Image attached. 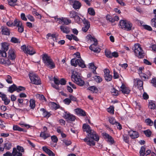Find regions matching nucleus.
<instances>
[{
    "instance_id": "7",
    "label": "nucleus",
    "mask_w": 156,
    "mask_h": 156,
    "mask_svg": "<svg viewBox=\"0 0 156 156\" xmlns=\"http://www.w3.org/2000/svg\"><path fill=\"white\" fill-rule=\"evenodd\" d=\"M29 76L32 83L35 85L41 84V80L37 75L34 73H30Z\"/></svg>"
},
{
    "instance_id": "31",
    "label": "nucleus",
    "mask_w": 156,
    "mask_h": 156,
    "mask_svg": "<svg viewBox=\"0 0 156 156\" xmlns=\"http://www.w3.org/2000/svg\"><path fill=\"white\" fill-rule=\"evenodd\" d=\"M2 100L4 101V104L5 105H8L10 102V100L8 99L5 94L2 96Z\"/></svg>"
},
{
    "instance_id": "42",
    "label": "nucleus",
    "mask_w": 156,
    "mask_h": 156,
    "mask_svg": "<svg viewBox=\"0 0 156 156\" xmlns=\"http://www.w3.org/2000/svg\"><path fill=\"white\" fill-rule=\"evenodd\" d=\"M111 92L113 95L117 96L118 95V91L114 88L111 89Z\"/></svg>"
},
{
    "instance_id": "63",
    "label": "nucleus",
    "mask_w": 156,
    "mask_h": 156,
    "mask_svg": "<svg viewBox=\"0 0 156 156\" xmlns=\"http://www.w3.org/2000/svg\"><path fill=\"white\" fill-rule=\"evenodd\" d=\"M18 31L20 33H22L24 31V27L23 25L18 27Z\"/></svg>"
},
{
    "instance_id": "48",
    "label": "nucleus",
    "mask_w": 156,
    "mask_h": 156,
    "mask_svg": "<svg viewBox=\"0 0 156 156\" xmlns=\"http://www.w3.org/2000/svg\"><path fill=\"white\" fill-rule=\"evenodd\" d=\"M77 14L76 12L72 11L70 12L69 16L70 17L74 18L77 15Z\"/></svg>"
},
{
    "instance_id": "1",
    "label": "nucleus",
    "mask_w": 156,
    "mask_h": 156,
    "mask_svg": "<svg viewBox=\"0 0 156 156\" xmlns=\"http://www.w3.org/2000/svg\"><path fill=\"white\" fill-rule=\"evenodd\" d=\"M83 131L87 133V136L83 139L84 141L87 143V145L90 146H94L95 142L94 141H98L99 137L95 131L91 129L90 126L88 125L84 124L83 125Z\"/></svg>"
},
{
    "instance_id": "62",
    "label": "nucleus",
    "mask_w": 156,
    "mask_h": 156,
    "mask_svg": "<svg viewBox=\"0 0 156 156\" xmlns=\"http://www.w3.org/2000/svg\"><path fill=\"white\" fill-rule=\"evenodd\" d=\"M123 140L126 143H128L129 142V137L127 136H123Z\"/></svg>"
},
{
    "instance_id": "10",
    "label": "nucleus",
    "mask_w": 156,
    "mask_h": 156,
    "mask_svg": "<svg viewBox=\"0 0 156 156\" xmlns=\"http://www.w3.org/2000/svg\"><path fill=\"white\" fill-rule=\"evenodd\" d=\"M82 21L84 26L82 28V30L84 32H86L90 27V22L85 18Z\"/></svg>"
},
{
    "instance_id": "47",
    "label": "nucleus",
    "mask_w": 156,
    "mask_h": 156,
    "mask_svg": "<svg viewBox=\"0 0 156 156\" xmlns=\"http://www.w3.org/2000/svg\"><path fill=\"white\" fill-rule=\"evenodd\" d=\"M88 12L91 15L94 16L95 15V12L94 9L92 8H89L88 9Z\"/></svg>"
},
{
    "instance_id": "3",
    "label": "nucleus",
    "mask_w": 156,
    "mask_h": 156,
    "mask_svg": "<svg viewBox=\"0 0 156 156\" xmlns=\"http://www.w3.org/2000/svg\"><path fill=\"white\" fill-rule=\"evenodd\" d=\"M133 50L134 52L135 55L139 58H144L145 53L139 44H135L133 48Z\"/></svg>"
},
{
    "instance_id": "6",
    "label": "nucleus",
    "mask_w": 156,
    "mask_h": 156,
    "mask_svg": "<svg viewBox=\"0 0 156 156\" xmlns=\"http://www.w3.org/2000/svg\"><path fill=\"white\" fill-rule=\"evenodd\" d=\"M89 38L91 41H93L94 43L89 47V49L91 51L97 53H99L101 51V49L97 46L98 43L97 40L95 38L92 37L91 35H88Z\"/></svg>"
},
{
    "instance_id": "54",
    "label": "nucleus",
    "mask_w": 156,
    "mask_h": 156,
    "mask_svg": "<svg viewBox=\"0 0 156 156\" xmlns=\"http://www.w3.org/2000/svg\"><path fill=\"white\" fill-rule=\"evenodd\" d=\"M151 25L156 28V18H153L151 20Z\"/></svg>"
},
{
    "instance_id": "37",
    "label": "nucleus",
    "mask_w": 156,
    "mask_h": 156,
    "mask_svg": "<svg viewBox=\"0 0 156 156\" xmlns=\"http://www.w3.org/2000/svg\"><path fill=\"white\" fill-rule=\"evenodd\" d=\"M62 23H64L66 25H68L71 23V21L67 18L62 17Z\"/></svg>"
},
{
    "instance_id": "17",
    "label": "nucleus",
    "mask_w": 156,
    "mask_h": 156,
    "mask_svg": "<svg viewBox=\"0 0 156 156\" xmlns=\"http://www.w3.org/2000/svg\"><path fill=\"white\" fill-rule=\"evenodd\" d=\"M4 58H0V63L2 64H11V62L9 59L6 57H3Z\"/></svg>"
},
{
    "instance_id": "24",
    "label": "nucleus",
    "mask_w": 156,
    "mask_h": 156,
    "mask_svg": "<svg viewBox=\"0 0 156 156\" xmlns=\"http://www.w3.org/2000/svg\"><path fill=\"white\" fill-rule=\"evenodd\" d=\"M40 111L43 112V115L44 117H49L51 116V114L46 110L44 108L41 109Z\"/></svg>"
},
{
    "instance_id": "25",
    "label": "nucleus",
    "mask_w": 156,
    "mask_h": 156,
    "mask_svg": "<svg viewBox=\"0 0 156 156\" xmlns=\"http://www.w3.org/2000/svg\"><path fill=\"white\" fill-rule=\"evenodd\" d=\"M89 68L92 69V71L94 74H97L96 72V69H97V67L95 66L93 63H90L89 64Z\"/></svg>"
},
{
    "instance_id": "30",
    "label": "nucleus",
    "mask_w": 156,
    "mask_h": 156,
    "mask_svg": "<svg viewBox=\"0 0 156 156\" xmlns=\"http://www.w3.org/2000/svg\"><path fill=\"white\" fill-rule=\"evenodd\" d=\"M78 65L83 68L86 67V66L84 63V62L81 58L78 59Z\"/></svg>"
},
{
    "instance_id": "8",
    "label": "nucleus",
    "mask_w": 156,
    "mask_h": 156,
    "mask_svg": "<svg viewBox=\"0 0 156 156\" xmlns=\"http://www.w3.org/2000/svg\"><path fill=\"white\" fill-rule=\"evenodd\" d=\"M21 49L25 53L30 55H33L35 53V51L33 48L30 46L26 47L25 45H23L21 47Z\"/></svg>"
},
{
    "instance_id": "45",
    "label": "nucleus",
    "mask_w": 156,
    "mask_h": 156,
    "mask_svg": "<svg viewBox=\"0 0 156 156\" xmlns=\"http://www.w3.org/2000/svg\"><path fill=\"white\" fill-rule=\"evenodd\" d=\"M144 132L145 135L147 137L150 136L152 133L151 132L149 129L144 131Z\"/></svg>"
},
{
    "instance_id": "2",
    "label": "nucleus",
    "mask_w": 156,
    "mask_h": 156,
    "mask_svg": "<svg viewBox=\"0 0 156 156\" xmlns=\"http://www.w3.org/2000/svg\"><path fill=\"white\" fill-rule=\"evenodd\" d=\"M71 78L73 82L80 86H83L84 84V82L82 79L79 73L75 71H73L72 73Z\"/></svg>"
},
{
    "instance_id": "36",
    "label": "nucleus",
    "mask_w": 156,
    "mask_h": 156,
    "mask_svg": "<svg viewBox=\"0 0 156 156\" xmlns=\"http://www.w3.org/2000/svg\"><path fill=\"white\" fill-rule=\"evenodd\" d=\"M30 106L32 108L34 109L35 106V101L33 99H31L30 101Z\"/></svg>"
},
{
    "instance_id": "64",
    "label": "nucleus",
    "mask_w": 156,
    "mask_h": 156,
    "mask_svg": "<svg viewBox=\"0 0 156 156\" xmlns=\"http://www.w3.org/2000/svg\"><path fill=\"white\" fill-rule=\"evenodd\" d=\"M18 151H17V150L16 148L14 147L13 148L12 151V155L13 156H16L17 153Z\"/></svg>"
},
{
    "instance_id": "49",
    "label": "nucleus",
    "mask_w": 156,
    "mask_h": 156,
    "mask_svg": "<svg viewBox=\"0 0 156 156\" xmlns=\"http://www.w3.org/2000/svg\"><path fill=\"white\" fill-rule=\"evenodd\" d=\"M150 83L153 86L156 87V78H153L151 80Z\"/></svg>"
},
{
    "instance_id": "60",
    "label": "nucleus",
    "mask_w": 156,
    "mask_h": 156,
    "mask_svg": "<svg viewBox=\"0 0 156 156\" xmlns=\"http://www.w3.org/2000/svg\"><path fill=\"white\" fill-rule=\"evenodd\" d=\"M20 125L22 127L24 126L27 128H30V126L29 125L27 124H25V123L23 122H21L19 123Z\"/></svg>"
},
{
    "instance_id": "18",
    "label": "nucleus",
    "mask_w": 156,
    "mask_h": 156,
    "mask_svg": "<svg viewBox=\"0 0 156 156\" xmlns=\"http://www.w3.org/2000/svg\"><path fill=\"white\" fill-rule=\"evenodd\" d=\"M8 57L11 60H13L15 59L16 56L14 51L13 50H9L8 52Z\"/></svg>"
},
{
    "instance_id": "61",
    "label": "nucleus",
    "mask_w": 156,
    "mask_h": 156,
    "mask_svg": "<svg viewBox=\"0 0 156 156\" xmlns=\"http://www.w3.org/2000/svg\"><path fill=\"white\" fill-rule=\"evenodd\" d=\"M63 142L64 144H65L66 146L69 145L72 143V142L71 141L68 140H64Z\"/></svg>"
},
{
    "instance_id": "28",
    "label": "nucleus",
    "mask_w": 156,
    "mask_h": 156,
    "mask_svg": "<svg viewBox=\"0 0 156 156\" xmlns=\"http://www.w3.org/2000/svg\"><path fill=\"white\" fill-rule=\"evenodd\" d=\"M88 89L93 93H97L98 91V88L95 86L90 87L88 88Z\"/></svg>"
},
{
    "instance_id": "9",
    "label": "nucleus",
    "mask_w": 156,
    "mask_h": 156,
    "mask_svg": "<svg viewBox=\"0 0 156 156\" xmlns=\"http://www.w3.org/2000/svg\"><path fill=\"white\" fill-rule=\"evenodd\" d=\"M8 45L6 43H2L1 50H0V56L2 57H6L7 54L6 51L8 49Z\"/></svg>"
},
{
    "instance_id": "20",
    "label": "nucleus",
    "mask_w": 156,
    "mask_h": 156,
    "mask_svg": "<svg viewBox=\"0 0 156 156\" xmlns=\"http://www.w3.org/2000/svg\"><path fill=\"white\" fill-rule=\"evenodd\" d=\"M60 29L63 33L66 34H68L70 31L69 28L63 25L60 26Z\"/></svg>"
},
{
    "instance_id": "52",
    "label": "nucleus",
    "mask_w": 156,
    "mask_h": 156,
    "mask_svg": "<svg viewBox=\"0 0 156 156\" xmlns=\"http://www.w3.org/2000/svg\"><path fill=\"white\" fill-rule=\"evenodd\" d=\"M25 90V87L20 86L18 87H16V91L17 92H20L21 91L24 90Z\"/></svg>"
},
{
    "instance_id": "13",
    "label": "nucleus",
    "mask_w": 156,
    "mask_h": 156,
    "mask_svg": "<svg viewBox=\"0 0 156 156\" xmlns=\"http://www.w3.org/2000/svg\"><path fill=\"white\" fill-rule=\"evenodd\" d=\"M75 112L78 115L82 116H86V112L83 109L80 108H77L75 109Z\"/></svg>"
},
{
    "instance_id": "43",
    "label": "nucleus",
    "mask_w": 156,
    "mask_h": 156,
    "mask_svg": "<svg viewBox=\"0 0 156 156\" xmlns=\"http://www.w3.org/2000/svg\"><path fill=\"white\" fill-rule=\"evenodd\" d=\"M107 111L109 113L113 114L114 113V107L113 106H111L107 109Z\"/></svg>"
},
{
    "instance_id": "55",
    "label": "nucleus",
    "mask_w": 156,
    "mask_h": 156,
    "mask_svg": "<svg viewBox=\"0 0 156 156\" xmlns=\"http://www.w3.org/2000/svg\"><path fill=\"white\" fill-rule=\"evenodd\" d=\"M52 141L54 143H57L58 141L57 137L55 136H52L51 137Z\"/></svg>"
},
{
    "instance_id": "50",
    "label": "nucleus",
    "mask_w": 156,
    "mask_h": 156,
    "mask_svg": "<svg viewBox=\"0 0 156 156\" xmlns=\"http://www.w3.org/2000/svg\"><path fill=\"white\" fill-rule=\"evenodd\" d=\"M109 122L112 125L115 124L117 122L115 121L114 118H109Z\"/></svg>"
},
{
    "instance_id": "38",
    "label": "nucleus",
    "mask_w": 156,
    "mask_h": 156,
    "mask_svg": "<svg viewBox=\"0 0 156 156\" xmlns=\"http://www.w3.org/2000/svg\"><path fill=\"white\" fill-rule=\"evenodd\" d=\"M148 107L151 109H154L156 107L155 104L153 101H151L149 102Z\"/></svg>"
},
{
    "instance_id": "39",
    "label": "nucleus",
    "mask_w": 156,
    "mask_h": 156,
    "mask_svg": "<svg viewBox=\"0 0 156 156\" xmlns=\"http://www.w3.org/2000/svg\"><path fill=\"white\" fill-rule=\"evenodd\" d=\"M36 97L37 98L39 99L40 100H44L46 101V99L44 96L43 95H41L39 94H37L36 95Z\"/></svg>"
},
{
    "instance_id": "21",
    "label": "nucleus",
    "mask_w": 156,
    "mask_h": 156,
    "mask_svg": "<svg viewBox=\"0 0 156 156\" xmlns=\"http://www.w3.org/2000/svg\"><path fill=\"white\" fill-rule=\"evenodd\" d=\"M4 147L5 149L9 150L12 147V144L11 143L7 141L4 144Z\"/></svg>"
},
{
    "instance_id": "4",
    "label": "nucleus",
    "mask_w": 156,
    "mask_h": 156,
    "mask_svg": "<svg viewBox=\"0 0 156 156\" xmlns=\"http://www.w3.org/2000/svg\"><path fill=\"white\" fill-rule=\"evenodd\" d=\"M42 58L44 63L47 67L51 69H52L55 67V64L47 54H44Z\"/></svg>"
},
{
    "instance_id": "35",
    "label": "nucleus",
    "mask_w": 156,
    "mask_h": 156,
    "mask_svg": "<svg viewBox=\"0 0 156 156\" xmlns=\"http://www.w3.org/2000/svg\"><path fill=\"white\" fill-rule=\"evenodd\" d=\"M13 129L14 130H17L20 131L26 132V131H24L23 129L19 127L17 125L13 126Z\"/></svg>"
},
{
    "instance_id": "23",
    "label": "nucleus",
    "mask_w": 156,
    "mask_h": 156,
    "mask_svg": "<svg viewBox=\"0 0 156 156\" xmlns=\"http://www.w3.org/2000/svg\"><path fill=\"white\" fill-rule=\"evenodd\" d=\"M81 6V3L78 1L74 2L73 4V7L75 9H79Z\"/></svg>"
},
{
    "instance_id": "26",
    "label": "nucleus",
    "mask_w": 156,
    "mask_h": 156,
    "mask_svg": "<svg viewBox=\"0 0 156 156\" xmlns=\"http://www.w3.org/2000/svg\"><path fill=\"white\" fill-rule=\"evenodd\" d=\"M40 136L44 140L46 139L50 136V134L48 133H46L45 131L41 132L40 134Z\"/></svg>"
},
{
    "instance_id": "58",
    "label": "nucleus",
    "mask_w": 156,
    "mask_h": 156,
    "mask_svg": "<svg viewBox=\"0 0 156 156\" xmlns=\"http://www.w3.org/2000/svg\"><path fill=\"white\" fill-rule=\"evenodd\" d=\"M74 19L75 21L78 23H80L81 18L78 15H77Z\"/></svg>"
},
{
    "instance_id": "16",
    "label": "nucleus",
    "mask_w": 156,
    "mask_h": 156,
    "mask_svg": "<svg viewBox=\"0 0 156 156\" xmlns=\"http://www.w3.org/2000/svg\"><path fill=\"white\" fill-rule=\"evenodd\" d=\"M42 149L49 156H55V154L47 147L44 146L42 147Z\"/></svg>"
},
{
    "instance_id": "40",
    "label": "nucleus",
    "mask_w": 156,
    "mask_h": 156,
    "mask_svg": "<svg viewBox=\"0 0 156 156\" xmlns=\"http://www.w3.org/2000/svg\"><path fill=\"white\" fill-rule=\"evenodd\" d=\"M17 0H8L9 5L11 6H14L15 5V3Z\"/></svg>"
},
{
    "instance_id": "51",
    "label": "nucleus",
    "mask_w": 156,
    "mask_h": 156,
    "mask_svg": "<svg viewBox=\"0 0 156 156\" xmlns=\"http://www.w3.org/2000/svg\"><path fill=\"white\" fill-rule=\"evenodd\" d=\"M145 122L147 123V125L149 126H151L153 125V122L150 119H147L145 120Z\"/></svg>"
},
{
    "instance_id": "41",
    "label": "nucleus",
    "mask_w": 156,
    "mask_h": 156,
    "mask_svg": "<svg viewBox=\"0 0 156 156\" xmlns=\"http://www.w3.org/2000/svg\"><path fill=\"white\" fill-rule=\"evenodd\" d=\"M105 80L107 81H110L112 78V76L110 74L105 75L104 76Z\"/></svg>"
},
{
    "instance_id": "12",
    "label": "nucleus",
    "mask_w": 156,
    "mask_h": 156,
    "mask_svg": "<svg viewBox=\"0 0 156 156\" xmlns=\"http://www.w3.org/2000/svg\"><path fill=\"white\" fill-rule=\"evenodd\" d=\"M129 135L132 139L136 138L138 137L139 134L138 132L135 131L131 130L128 132Z\"/></svg>"
},
{
    "instance_id": "56",
    "label": "nucleus",
    "mask_w": 156,
    "mask_h": 156,
    "mask_svg": "<svg viewBox=\"0 0 156 156\" xmlns=\"http://www.w3.org/2000/svg\"><path fill=\"white\" fill-rule=\"evenodd\" d=\"M54 18L55 20V21L59 23V24H62V21L61 18H58L57 17L55 16L54 17Z\"/></svg>"
},
{
    "instance_id": "5",
    "label": "nucleus",
    "mask_w": 156,
    "mask_h": 156,
    "mask_svg": "<svg viewBox=\"0 0 156 156\" xmlns=\"http://www.w3.org/2000/svg\"><path fill=\"white\" fill-rule=\"evenodd\" d=\"M119 27L127 31L132 30V24L130 22L124 20H120L119 22Z\"/></svg>"
},
{
    "instance_id": "46",
    "label": "nucleus",
    "mask_w": 156,
    "mask_h": 156,
    "mask_svg": "<svg viewBox=\"0 0 156 156\" xmlns=\"http://www.w3.org/2000/svg\"><path fill=\"white\" fill-rule=\"evenodd\" d=\"M94 79L96 82L97 83H100L102 81V78L98 76H94Z\"/></svg>"
},
{
    "instance_id": "57",
    "label": "nucleus",
    "mask_w": 156,
    "mask_h": 156,
    "mask_svg": "<svg viewBox=\"0 0 156 156\" xmlns=\"http://www.w3.org/2000/svg\"><path fill=\"white\" fill-rule=\"evenodd\" d=\"M66 121L69 122H72L75 121L76 118H66Z\"/></svg>"
},
{
    "instance_id": "44",
    "label": "nucleus",
    "mask_w": 156,
    "mask_h": 156,
    "mask_svg": "<svg viewBox=\"0 0 156 156\" xmlns=\"http://www.w3.org/2000/svg\"><path fill=\"white\" fill-rule=\"evenodd\" d=\"M6 80L9 83L11 84L12 83V77L9 75L7 76Z\"/></svg>"
},
{
    "instance_id": "59",
    "label": "nucleus",
    "mask_w": 156,
    "mask_h": 156,
    "mask_svg": "<svg viewBox=\"0 0 156 156\" xmlns=\"http://www.w3.org/2000/svg\"><path fill=\"white\" fill-rule=\"evenodd\" d=\"M11 41L12 43H18L19 42V40L15 37H12L11 39Z\"/></svg>"
},
{
    "instance_id": "19",
    "label": "nucleus",
    "mask_w": 156,
    "mask_h": 156,
    "mask_svg": "<svg viewBox=\"0 0 156 156\" xmlns=\"http://www.w3.org/2000/svg\"><path fill=\"white\" fill-rule=\"evenodd\" d=\"M121 88V91L123 94H128L130 93V90L123 84H122Z\"/></svg>"
},
{
    "instance_id": "34",
    "label": "nucleus",
    "mask_w": 156,
    "mask_h": 156,
    "mask_svg": "<svg viewBox=\"0 0 156 156\" xmlns=\"http://www.w3.org/2000/svg\"><path fill=\"white\" fill-rule=\"evenodd\" d=\"M105 53L106 56L108 58H112V53L110 51L108 50H105Z\"/></svg>"
},
{
    "instance_id": "33",
    "label": "nucleus",
    "mask_w": 156,
    "mask_h": 156,
    "mask_svg": "<svg viewBox=\"0 0 156 156\" xmlns=\"http://www.w3.org/2000/svg\"><path fill=\"white\" fill-rule=\"evenodd\" d=\"M145 148L144 146H142L139 152L140 156H144L145 155Z\"/></svg>"
},
{
    "instance_id": "11",
    "label": "nucleus",
    "mask_w": 156,
    "mask_h": 156,
    "mask_svg": "<svg viewBox=\"0 0 156 156\" xmlns=\"http://www.w3.org/2000/svg\"><path fill=\"white\" fill-rule=\"evenodd\" d=\"M134 85L137 87L139 90L143 89V81L139 79H134Z\"/></svg>"
},
{
    "instance_id": "15",
    "label": "nucleus",
    "mask_w": 156,
    "mask_h": 156,
    "mask_svg": "<svg viewBox=\"0 0 156 156\" xmlns=\"http://www.w3.org/2000/svg\"><path fill=\"white\" fill-rule=\"evenodd\" d=\"M1 32L2 34L6 35H9L10 34V30L6 27H2Z\"/></svg>"
},
{
    "instance_id": "14",
    "label": "nucleus",
    "mask_w": 156,
    "mask_h": 156,
    "mask_svg": "<svg viewBox=\"0 0 156 156\" xmlns=\"http://www.w3.org/2000/svg\"><path fill=\"white\" fill-rule=\"evenodd\" d=\"M103 136L105 137L108 139V141L110 143L111 145L113 144L114 142V140L113 138L110 135L106 133H103Z\"/></svg>"
},
{
    "instance_id": "27",
    "label": "nucleus",
    "mask_w": 156,
    "mask_h": 156,
    "mask_svg": "<svg viewBox=\"0 0 156 156\" xmlns=\"http://www.w3.org/2000/svg\"><path fill=\"white\" fill-rule=\"evenodd\" d=\"M22 25H23L21 21L16 19H15L14 20L13 24L14 26H16L17 27H18Z\"/></svg>"
},
{
    "instance_id": "22",
    "label": "nucleus",
    "mask_w": 156,
    "mask_h": 156,
    "mask_svg": "<svg viewBox=\"0 0 156 156\" xmlns=\"http://www.w3.org/2000/svg\"><path fill=\"white\" fill-rule=\"evenodd\" d=\"M49 105L52 109L55 110H56L59 107V105L57 104L56 103L52 102H50L49 103Z\"/></svg>"
},
{
    "instance_id": "53",
    "label": "nucleus",
    "mask_w": 156,
    "mask_h": 156,
    "mask_svg": "<svg viewBox=\"0 0 156 156\" xmlns=\"http://www.w3.org/2000/svg\"><path fill=\"white\" fill-rule=\"evenodd\" d=\"M142 27L145 29L149 31H151L152 29L151 27L147 25H143Z\"/></svg>"
},
{
    "instance_id": "32",
    "label": "nucleus",
    "mask_w": 156,
    "mask_h": 156,
    "mask_svg": "<svg viewBox=\"0 0 156 156\" xmlns=\"http://www.w3.org/2000/svg\"><path fill=\"white\" fill-rule=\"evenodd\" d=\"M78 59L73 58L71 61V64L72 66L76 67L78 65Z\"/></svg>"
},
{
    "instance_id": "29",
    "label": "nucleus",
    "mask_w": 156,
    "mask_h": 156,
    "mask_svg": "<svg viewBox=\"0 0 156 156\" xmlns=\"http://www.w3.org/2000/svg\"><path fill=\"white\" fill-rule=\"evenodd\" d=\"M17 86L15 84H13L10 86L9 88L8 91L12 93L14 91H16Z\"/></svg>"
}]
</instances>
